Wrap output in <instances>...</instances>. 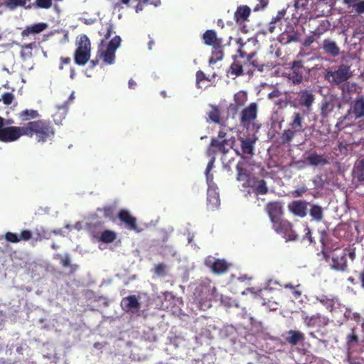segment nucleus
Instances as JSON below:
<instances>
[{
    "label": "nucleus",
    "mask_w": 364,
    "mask_h": 364,
    "mask_svg": "<svg viewBox=\"0 0 364 364\" xmlns=\"http://www.w3.org/2000/svg\"><path fill=\"white\" fill-rule=\"evenodd\" d=\"M9 139L18 140L21 136L34 137L38 142L45 143L52 140L55 131L50 122L46 119H38L23 124L17 128H10L5 132Z\"/></svg>",
    "instance_id": "f257e3e1"
},
{
    "label": "nucleus",
    "mask_w": 364,
    "mask_h": 364,
    "mask_svg": "<svg viewBox=\"0 0 364 364\" xmlns=\"http://www.w3.org/2000/svg\"><path fill=\"white\" fill-rule=\"evenodd\" d=\"M237 44L240 45V48L237 50V53L239 54L240 57L242 58H245L246 63H247V70L246 71V74L247 75H252L254 71L255 70H257L258 71L262 72L264 71V68L267 67L268 68H273L275 65L273 63H260L257 60H253V58L256 55V50L254 49V50L247 52L246 50V46L249 44H253L255 46L257 43V40L255 38H248L247 41L245 43L242 42V40L241 38H239L237 41Z\"/></svg>",
    "instance_id": "f03ea898"
},
{
    "label": "nucleus",
    "mask_w": 364,
    "mask_h": 364,
    "mask_svg": "<svg viewBox=\"0 0 364 364\" xmlns=\"http://www.w3.org/2000/svg\"><path fill=\"white\" fill-rule=\"evenodd\" d=\"M323 254L326 262L329 263L332 269L342 272L348 270L347 259L341 247L323 252Z\"/></svg>",
    "instance_id": "7ed1b4c3"
},
{
    "label": "nucleus",
    "mask_w": 364,
    "mask_h": 364,
    "mask_svg": "<svg viewBox=\"0 0 364 364\" xmlns=\"http://www.w3.org/2000/svg\"><path fill=\"white\" fill-rule=\"evenodd\" d=\"M235 143L234 136L229 138V139L219 140V139H211L210 145L207 149V155L213 159L218 153L223 155L228 154L231 149H233Z\"/></svg>",
    "instance_id": "20e7f679"
},
{
    "label": "nucleus",
    "mask_w": 364,
    "mask_h": 364,
    "mask_svg": "<svg viewBox=\"0 0 364 364\" xmlns=\"http://www.w3.org/2000/svg\"><path fill=\"white\" fill-rule=\"evenodd\" d=\"M345 120L364 122V96L358 97L353 102L346 114L339 119V122L342 123Z\"/></svg>",
    "instance_id": "39448f33"
},
{
    "label": "nucleus",
    "mask_w": 364,
    "mask_h": 364,
    "mask_svg": "<svg viewBox=\"0 0 364 364\" xmlns=\"http://www.w3.org/2000/svg\"><path fill=\"white\" fill-rule=\"evenodd\" d=\"M309 73V70L304 65L302 60H294L291 63L287 77L293 85H298L303 82Z\"/></svg>",
    "instance_id": "423d86ee"
},
{
    "label": "nucleus",
    "mask_w": 364,
    "mask_h": 364,
    "mask_svg": "<svg viewBox=\"0 0 364 364\" xmlns=\"http://www.w3.org/2000/svg\"><path fill=\"white\" fill-rule=\"evenodd\" d=\"M352 76L350 66L341 64L334 70L328 71L326 78L332 84L340 85Z\"/></svg>",
    "instance_id": "0eeeda50"
},
{
    "label": "nucleus",
    "mask_w": 364,
    "mask_h": 364,
    "mask_svg": "<svg viewBox=\"0 0 364 364\" xmlns=\"http://www.w3.org/2000/svg\"><path fill=\"white\" fill-rule=\"evenodd\" d=\"M274 230L283 236L286 241H295L298 239V235L293 229V225L286 219H281L272 224Z\"/></svg>",
    "instance_id": "6e6552de"
},
{
    "label": "nucleus",
    "mask_w": 364,
    "mask_h": 364,
    "mask_svg": "<svg viewBox=\"0 0 364 364\" xmlns=\"http://www.w3.org/2000/svg\"><path fill=\"white\" fill-rule=\"evenodd\" d=\"M198 297L200 301H210L218 298L217 289L215 285L210 279L202 281L199 287L196 289Z\"/></svg>",
    "instance_id": "1a4fd4ad"
},
{
    "label": "nucleus",
    "mask_w": 364,
    "mask_h": 364,
    "mask_svg": "<svg viewBox=\"0 0 364 364\" xmlns=\"http://www.w3.org/2000/svg\"><path fill=\"white\" fill-rule=\"evenodd\" d=\"M258 105L256 102H251L247 107H245L240 112V122L242 127L249 129L251 124L257 117Z\"/></svg>",
    "instance_id": "9d476101"
},
{
    "label": "nucleus",
    "mask_w": 364,
    "mask_h": 364,
    "mask_svg": "<svg viewBox=\"0 0 364 364\" xmlns=\"http://www.w3.org/2000/svg\"><path fill=\"white\" fill-rule=\"evenodd\" d=\"M302 319L305 325L309 328H324L329 323V318L320 313H316L311 316L303 314Z\"/></svg>",
    "instance_id": "9b49d317"
},
{
    "label": "nucleus",
    "mask_w": 364,
    "mask_h": 364,
    "mask_svg": "<svg viewBox=\"0 0 364 364\" xmlns=\"http://www.w3.org/2000/svg\"><path fill=\"white\" fill-rule=\"evenodd\" d=\"M237 181L242 182L243 188H249L251 182L255 179V176L251 171L246 168V162L240 161L236 166Z\"/></svg>",
    "instance_id": "f8f14e48"
},
{
    "label": "nucleus",
    "mask_w": 364,
    "mask_h": 364,
    "mask_svg": "<svg viewBox=\"0 0 364 364\" xmlns=\"http://www.w3.org/2000/svg\"><path fill=\"white\" fill-rule=\"evenodd\" d=\"M341 106V102L334 96L325 97L321 103L320 115L322 118H328L330 114L333 112L335 107H337L340 109Z\"/></svg>",
    "instance_id": "ddd939ff"
},
{
    "label": "nucleus",
    "mask_w": 364,
    "mask_h": 364,
    "mask_svg": "<svg viewBox=\"0 0 364 364\" xmlns=\"http://www.w3.org/2000/svg\"><path fill=\"white\" fill-rule=\"evenodd\" d=\"M117 218L128 230H134L136 232L141 231L137 225L136 218L129 210L126 209L120 210L117 214Z\"/></svg>",
    "instance_id": "4468645a"
},
{
    "label": "nucleus",
    "mask_w": 364,
    "mask_h": 364,
    "mask_svg": "<svg viewBox=\"0 0 364 364\" xmlns=\"http://www.w3.org/2000/svg\"><path fill=\"white\" fill-rule=\"evenodd\" d=\"M265 210L269 217L271 223H274L282 219L284 214L283 207L280 202H269L266 205Z\"/></svg>",
    "instance_id": "2eb2a0df"
},
{
    "label": "nucleus",
    "mask_w": 364,
    "mask_h": 364,
    "mask_svg": "<svg viewBox=\"0 0 364 364\" xmlns=\"http://www.w3.org/2000/svg\"><path fill=\"white\" fill-rule=\"evenodd\" d=\"M205 265L218 274L226 272L229 268L228 263L225 259H215L209 257L205 261Z\"/></svg>",
    "instance_id": "dca6fc26"
},
{
    "label": "nucleus",
    "mask_w": 364,
    "mask_h": 364,
    "mask_svg": "<svg viewBox=\"0 0 364 364\" xmlns=\"http://www.w3.org/2000/svg\"><path fill=\"white\" fill-rule=\"evenodd\" d=\"M304 112H294L290 117L289 127L301 133L305 130Z\"/></svg>",
    "instance_id": "f3484780"
},
{
    "label": "nucleus",
    "mask_w": 364,
    "mask_h": 364,
    "mask_svg": "<svg viewBox=\"0 0 364 364\" xmlns=\"http://www.w3.org/2000/svg\"><path fill=\"white\" fill-rule=\"evenodd\" d=\"M121 307L126 312H134L140 309L141 304L136 295H129L122 299Z\"/></svg>",
    "instance_id": "a211bd4d"
},
{
    "label": "nucleus",
    "mask_w": 364,
    "mask_h": 364,
    "mask_svg": "<svg viewBox=\"0 0 364 364\" xmlns=\"http://www.w3.org/2000/svg\"><path fill=\"white\" fill-rule=\"evenodd\" d=\"M308 204L305 200H294L289 204L288 209L294 215L304 218L307 213Z\"/></svg>",
    "instance_id": "6ab92c4d"
},
{
    "label": "nucleus",
    "mask_w": 364,
    "mask_h": 364,
    "mask_svg": "<svg viewBox=\"0 0 364 364\" xmlns=\"http://www.w3.org/2000/svg\"><path fill=\"white\" fill-rule=\"evenodd\" d=\"M298 96L299 97V100H298L299 106L306 107L307 109L311 107L315 100L314 95L311 90L308 89L301 90L298 92Z\"/></svg>",
    "instance_id": "aec40b11"
},
{
    "label": "nucleus",
    "mask_w": 364,
    "mask_h": 364,
    "mask_svg": "<svg viewBox=\"0 0 364 364\" xmlns=\"http://www.w3.org/2000/svg\"><path fill=\"white\" fill-rule=\"evenodd\" d=\"M247 70L246 60L242 63L237 60V57L233 58V62L230 65L228 73L231 75L241 76L246 74Z\"/></svg>",
    "instance_id": "412c9836"
},
{
    "label": "nucleus",
    "mask_w": 364,
    "mask_h": 364,
    "mask_svg": "<svg viewBox=\"0 0 364 364\" xmlns=\"http://www.w3.org/2000/svg\"><path fill=\"white\" fill-rule=\"evenodd\" d=\"M234 103H232L229 106V110L232 112V114H235L239 107H241L245 105L247 100V95L246 92L240 91L234 95Z\"/></svg>",
    "instance_id": "4be33fe9"
},
{
    "label": "nucleus",
    "mask_w": 364,
    "mask_h": 364,
    "mask_svg": "<svg viewBox=\"0 0 364 364\" xmlns=\"http://www.w3.org/2000/svg\"><path fill=\"white\" fill-rule=\"evenodd\" d=\"M203 40L205 45L213 47L222 45L223 41L217 37L214 30H207L203 35Z\"/></svg>",
    "instance_id": "5701e85b"
},
{
    "label": "nucleus",
    "mask_w": 364,
    "mask_h": 364,
    "mask_svg": "<svg viewBox=\"0 0 364 364\" xmlns=\"http://www.w3.org/2000/svg\"><path fill=\"white\" fill-rule=\"evenodd\" d=\"M54 259L60 261L62 267H70V274H73L79 268V266L76 264H71L70 256L69 254H65L64 255L60 254H55L54 255Z\"/></svg>",
    "instance_id": "b1692460"
},
{
    "label": "nucleus",
    "mask_w": 364,
    "mask_h": 364,
    "mask_svg": "<svg viewBox=\"0 0 364 364\" xmlns=\"http://www.w3.org/2000/svg\"><path fill=\"white\" fill-rule=\"evenodd\" d=\"M285 341L291 346H296L305 340V336L299 331L290 330L287 332Z\"/></svg>",
    "instance_id": "393cba45"
},
{
    "label": "nucleus",
    "mask_w": 364,
    "mask_h": 364,
    "mask_svg": "<svg viewBox=\"0 0 364 364\" xmlns=\"http://www.w3.org/2000/svg\"><path fill=\"white\" fill-rule=\"evenodd\" d=\"M48 26V24L43 22L26 26V28L21 32V36L24 38L28 36L30 34L40 33L46 30Z\"/></svg>",
    "instance_id": "a878e982"
},
{
    "label": "nucleus",
    "mask_w": 364,
    "mask_h": 364,
    "mask_svg": "<svg viewBox=\"0 0 364 364\" xmlns=\"http://www.w3.org/2000/svg\"><path fill=\"white\" fill-rule=\"evenodd\" d=\"M115 207L113 205H105L102 208H98L96 210V215L99 218L113 220L114 219Z\"/></svg>",
    "instance_id": "bb28decb"
},
{
    "label": "nucleus",
    "mask_w": 364,
    "mask_h": 364,
    "mask_svg": "<svg viewBox=\"0 0 364 364\" xmlns=\"http://www.w3.org/2000/svg\"><path fill=\"white\" fill-rule=\"evenodd\" d=\"M250 184V187L252 188L256 195H265L269 191L267 182L264 179L257 180L255 178Z\"/></svg>",
    "instance_id": "cd10ccee"
},
{
    "label": "nucleus",
    "mask_w": 364,
    "mask_h": 364,
    "mask_svg": "<svg viewBox=\"0 0 364 364\" xmlns=\"http://www.w3.org/2000/svg\"><path fill=\"white\" fill-rule=\"evenodd\" d=\"M207 205L208 208L214 210L220 205L219 193L213 188H210L207 192Z\"/></svg>",
    "instance_id": "c85d7f7f"
},
{
    "label": "nucleus",
    "mask_w": 364,
    "mask_h": 364,
    "mask_svg": "<svg viewBox=\"0 0 364 364\" xmlns=\"http://www.w3.org/2000/svg\"><path fill=\"white\" fill-rule=\"evenodd\" d=\"M306 161L309 163V165L317 166L319 165H326L328 164V161L324 155L318 154L316 152H314L311 154H309L306 157Z\"/></svg>",
    "instance_id": "c756f323"
},
{
    "label": "nucleus",
    "mask_w": 364,
    "mask_h": 364,
    "mask_svg": "<svg viewBox=\"0 0 364 364\" xmlns=\"http://www.w3.org/2000/svg\"><path fill=\"white\" fill-rule=\"evenodd\" d=\"M97 57L102 58L106 65H112L115 61V51L107 48L105 51L98 50Z\"/></svg>",
    "instance_id": "7c9ffc66"
},
{
    "label": "nucleus",
    "mask_w": 364,
    "mask_h": 364,
    "mask_svg": "<svg viewBox=\"0 0 364 364\" xmlns=\"http://www.w3.org/2000/svg\"><path fill=\"white\" fill-rule=\"evenodd\" d=\"M90 51L75 50L74 53L75 63L78 65H85L90 60Z\"/></svg>",
    "instance_id": "2f4dec72"
},
{
    "label": "nucleus",
    "mask_w": 364,
    "mask_h": 364,
    "mask_svg": "<svg viewBox=\"0 0 364 364\" xmlns=\"http://www.w3.org/2000/svg\"><path fill=\"white\" fill-rule=\"evenodd\" d=\"M242 154L253 155L255 150V139L250 138L240 139Z\"/></svg>",
    "instance_id": "473e14b6"
},
{
    "label": "nucleus",
    "mask_w": 364,
    "mask_h": 364,
    "mask_svg": "<svg viewBox=\"0 0 364 364\" xmlns=\"http://www.w3.org/2000/svg\"><path fill=\"white\" fill-rule=\"evenodd\" d=\"M251 10L247 6H238L235 12L234 18L236 22L245 21L250 16Z\"/></svg>",
    "instance_id": "72a5a7b5"
},
{
    "label": "nucleus",
    "mask_w": 364,
    "mask_h": 364,
    "mask_svg": "<svg viewBox=\"0 0 364 364\" xmlns=\"http://www.w3.org/2000/svg\"><path fill=\"white\" fill-rule=\"evenodd\" d=\"M17 116L21 122H24L38 118L39 114L37 110L26 109L18 113Z\"/></svg>",
    "instance_id": "f704fd0d"
},
{
    "label": "nucleus",
    "mask_w": 364,
    "mask_h": 364,
    "mask_svg": "<svg viewBox=\"0 0 364 364\" xmlns=\"http://www.w3.org/2000/svg\"><path fill=\"white\" fill-rule=\"evenodd\" d=\"M353 174L359 182L364 181V159L358 161L355 164Z\"/></svg>",
    "instance_id": "c9c22d12"
},
{
    "label": "nucleus",
    "mask_w": 364,
    "mask_h": 364,
    "mask_svg": "<svg viewBox=\"0 0 364 364\" xmlns=\"http://www.w3.org/2000/svg\"><path fill=\"white\" fill-rule=\"evenodd\" d=\"M359 342V337L355 327L350 329V332L346 336V345L348 350L355 347Z\"/></svg>",
    "instance_id": "e433bc0d"
},
{
    "label": "nucleus",
    "mask_w": 364,
    "mask_h": 364,
    "mask_svg": "<svg viewBox=\"0 0 364 364\" xmlns=\"http://www.w3.org/2000/svg\"><path fill=\"white\" fill-rule=\"evenodd\" d=\"M76 50L91 52V43L89 38L85 34L80 35L77 38Z\"/></svg>",
    "instance_id": "4c0bfd02"
},
{
    "label": "nucleus",
    "mask_w": 364,
    "mask_h": 364,
    "mask_svg": "<svg viewBox=\"0 0 364 364\" xmlns=\"http://www.w3.org/2000/svg\"><path fill=\"white\" fill-rule=\"evenodd\" d=\"M323 48L326 53L331 54L333 56H336L339 54V48L334 41L326 39L323 43Z\"/></svg>",
    "instance_id": "58836bf2"
},
{
    "label": "nucleus",
    "mask_w": 364,
    "mask_h": 364,
    "mask_svg": "<svg viewBox=\"0 0 364 364\" xmlns=\"http://www.w3.org/2000/svg\"><path fill=\"white\" fill-rule=\"evenodd\" d=\"M297 133L299 132L289 127L284 130L280 137L281 143L282 144H289Z\"/></svg>",
    "instance_id": "ea45409f"
},
{
    "label": "nucleus",
    "mask_w": 364,
    "mask_h": 364,
    "mask_svg": "<svg viewBox=\"0 0 364 364\" xmlns=\"http://www.w3.org/2000/svg\"><path fill=\"white\" fill-rule=\"evenodd\" d=\"M4 118L0 116V141L8 143L16 140L9 139L8 134L5 132L10 128H17V127H4Z\"/></svg>",
    "instance_id": "a19ab883"
},
{
    "label": "nucleus",
    "mask_w": 364,
    "mask_h": 364,
    "mask_svg": "<svg viewBox=\"0 0 364 364\" xmlns=\"http://www.w3.org/2000/svg\"><path fill=\"white\" fill-rule=\"evenodd\" d=\"M213 48L212 52V56L209 59L210 64H214L219 60H221L223 58V50L220 46H215Z\"/></svg>",
    "instance_id": "79ce46f5"
},
{
    "label": "nucleus",
    "mask_w": 364,
    "mask_h": 364,
    "mask_svg": "<svg viewBox=\"0 0 364 364\" xmlns=\"http://www.w3.org/2000/svg\"><path fill=\"white\" fill-rule=\"evenodd\" d=\"M309 214L314 220L320 222L323 220V208L318 205H313L309 210Z\"/></svg>",
    "instance_id": "37998d69"
},
{
    "label": "nucleus",
    "mask_w": 364,
    "mask_h": 364,
    "mask_svg": "<svg viewBox=\"0 0 364 364\" xmlns=\"http://www.w3.org/2000/svg\"><path fill=\"white\" fill-rule=\"evenodd\" d=\"M117 238L115 232L106 230L101 233L100 240L104 243H111L114 242Z\"/></svg>",
    "instance_id": "c03bdc74"
},
{
    "label": "nucleus",
    "mask_w": 364,
    "mask_h": 364,
    "mask_svg": "<svg viewBox=\"0 0 364 364\" xmlns=\"http://www.w3.org/2000/svg\"><path fill=\"white\" fill-rule=\"evenodd\" d=\"M63 0H53L54 2L62 1ZM31 7L34 6L37 9H48L53 6V0H36L35 2L31 5Z\"/></svg>",
    "instance_id": "a18cd8bd"
},
{
    "label": "nucleus",
    "mask_w": 364,
    "mask_h": 364,
    "mask_svg": "<svg viewBox=\"0 0 364 364\" xmlns=\"http://www.w3.org/2000/svg\"><path fill=\"white\" fill-rule=\"evenodd\" d=\"M210 120L215 124L220 123V110L216 106H211V109L208 112Z\"/></svg>",
    "instance_id": "49530a36"
},
{
    "label": "nucleus",
    "mask_w": 364,
    "mask_h": 364,
    "mask_svg": "<svg viewBox=\"0 0 364 364\" xmlns=\"http://www.w3.org/2000/svg\"><path fill=\"white\" fill-rule=\"evenodd\" d=\"M137 1L136 5L135 6V11L136 13L142 11L144 9V5L146 4H151L154 5V6H158L161 1L160 0H136Z\"/></svg>",
    "instance_id": "de8ad7c7"
},
{
    "label": "nucleus",
    "mask_w": 364,
    "mask_h": 364,
    "mask_svg": "<svg viewBox=\"0 0 364 364\" xmlns=\"http://www.w3.org/2000/svg\"><path fill=\"white\" fill-rule=\"evenodd\" d=\"M154 273L160 277H165L168 273V267L166 264L161 262L154 265Z\"/></svg>",
    "instance_id": "09e8293b"
},
{
    "label": "nucleus",
    "mask_w": 364,
    "mask_h": 364,
    "mask_svg": "<svg viewBox=\"0 0 364 364\" xmlns=\"http://www.w3.org/2000/svg\"><path fill=\"white\" fill-rule=\"evenodd\" d=\"M34 235L36 241H41L43 239H48L50 237V234L43 228H36Z\"/></svg>",
    "instance_id": "8fccbe9b"
},
{
    "label": "nucleus",
    "mask_w": 364,
    "mask_h": 364,
    "mask_svg": "<svg viewBox=\"0 0 364 364\" xmlns=\"http://www.w3.org/2000/svg\"><path fill=\"white\" fill-rule=\"evenodd\" d=\"M121 43V38L119 36H116L113 38L108 43L107 48H112V50L116 51L117 48L119 46Z\"/></svg>",
    "instance_id": "3c124183"
},
{
    "label": "nucleus",
    "mask_w": 364,
    "mask_h": 364,
    "mask_svg": "<svg viewBox=\"0 0 364 364\" xmlns=\"http://www.w3.org/2000/svg\"><path fill=\"white\" fill-rule=\"evenodd\" d=\"M343 250V253H345L346 258L347 259V257H348L351 261H353L355 259L356 254H355V248L353 247H346L342 248Z\"/></svg>",
    "instance_id": "603ef678"
},
{
    "label": "nucleus",
    "mask_w": 364,
    "mask_h": 364,
    "mask_svg": "<svg viewBox=\"0 0 364 364\" xmlns=\"http://www.w3.org/2000/svg\"><path fill=\"white\" fill-rule=\"evenodd\" d=\"M204 80H209V79L206 77L205 74L203 71L198 70L196 73V86H197V87L200 88L201 86L200 84L202 81H204Z\"/></svg>",
    "instance_id": "864d4df0"
},
{
    "label": "nucleus",
    "mask_w": 364,
    "mask_h": 364,
    "mask_svg": "<svg viewBox=\"0 0 364 364\" xmlns=\"http://www.w3.org/2000/svg\"><path fill=\"white\" fill-rule=\"evenodd\" d=\"M5 239L10 242L17 243L19 242L18 235L11 232H7L5 234Z\"/></svg>",
    "instance_id": "5fc2aeb1"
},
{
    "label": "nucleus",
    "mask_w": 364,
    "mask_h": 364,
    "mask_svg": "<svg viewBox=\"0 0 364 364\" xmlns=\"http://www.w3.org/2000/svg\"><path fill=\"white\" fill-rule=\"evenodd\" d=\"M32 238V232L29 230H23L18 235L19 242L21 240L28 241Z\"/></svg>",
    "instance_id": "6e6d98bb"
},
{
    "label": "nucleus",
    "mask_w": 364,
    "mask_h": 364,
    "mask_svg": "<svg viewBox=\"0 0 364 364\" xmlns=\"http://www.w3.org/2000/svg\"><path fill=\"white\" fill-rule=\"evenodd\" d=\"M14 95L11 92H4L1 96V100L6 105H9L14 100Z\"/></svg>",
    "instance_id": "4d7b16f0"
},
{
    "label": "nucleus",
    "mask_w": 364,
    "mask_h": 364,
    "mask_svg": "<svg viewBox=\"0 0 364 364\" xmlns=\"http://www.w3.org/2000/svg\"><path fill=\"white\" fill-rule=\"evenodd\" d=\"M305 235L303 236L302 240H307L309 242V244H314L315 243L314 237H312L311 230L309 228V226H306L304 229Z\"/></svg>",
    "instance_id": "13d9d810"
},
{
    "label": "nucleus",
    "mask_w": 364,
    "mask_h": 364,
    "mask_svg": "<svg viewBox=\"0 0 364 364\" xmlns=\"http://www.w3.org/2000/svg\"><path fill=\"white\" fill-rule=\"evenodd\" d=\"M307 190H308L307 187L306 186H303L298 188L295 189L294 191H293L291 192V195L294 198H299V197L302 196L303 194H304L307 191Z\"/></svg>",
    "instance_id": "bf43d9fd"
},
{
    "label": "nucleus",
    "mask_w": 364,
    "mask_h": 364,
    "mask_svg": "<svg viewBox=\"0 0 364 364\" xmlns=\"http://www.w3.org/2000/svg\"><path fill=\"white\" fill-rule=\"evenodd\" d=\"M289 166L296 168L297 169H299V170L303 169L306 166V161L299 160V161H291L289 164Z\"/></svg>",
    "instance_id": "052dcab7"
},
{
    "label": "nucleus",
    "mask_w": 364,
    "mask_h": 364,
    "mask_svg": "<svg viewBox=\"0 0 364 364\" xmlns=\"http://www.w3.org/2000/svg\"><path fill=\"white\" fill-rule=\"evenodd\" d=\"M286 100L287 104L289 105L292 107L297 108L299 106L298 100L296 99H294L290 95H287Z\"/></svg>",
    "instance_id": "680f3d73"
},
{
    "label": "nucleus",
    "mask_w": 364,
    "mask_h": 364,
    "mask_svg": "<svg viewBox=\"0 0 364 364\" xmlns=\"http://www.w3.org/2000/svg\"><path fill=\"white\" fill-rule=\"evenodd\" d=\"M355 11L358 14H363L364 13V0L358 2L355 5Z\"/></svg>",
    "instance_id": "e2e57ef3"
},
{
    "label": "nucleus",
    "mask_w": 364,
    "mask_h": 364,
    "mask_svg": "<svg viewBox=\"0 0 364 364\" xmlns=\"http://www.w3.org/2000/svg\"><path fill=\"white\" fill-rule=\"evenodd\" d=\"M113 33V27L112 25H108L106 28V33L104 34V40L109 39Z\"/></svg>",
    "instance_id": "0e129e2a"
},
{
    "label": "nucleus",
    "mask_w": 364,
    "mask_h": 364,
    "mask_svg": "<svg viewBox=\"0 0 364 364\" xmlns=\"http://www.w3.org/2000/svg\"><path fill=\"white\" fill-rule=\"evenodd\" d=\"M60 65L59 66V69L60 70H63V65H68L70 63L71 59L69 57H61L60 58Z\"/></svg>",
    "instance_id": "69168bd1"
},
{
    "label": "nucleus",
    "mask_w": 364,
    "mask_h": 364,
    "mask_svg": "<svg viewBox=\"0 0 364 364\" xmlns=\"http://www.w3.org/2000/svg\"><path fill=\"white\" fill-rule=\"evenodd\" d=\"M277 25H279V23H278L277 21H276L274 19L272 18L271 22L269 24V26L267 28L268 31L271 33L274 32Z\"/></svg>",
    "instance_id": "338daca9"
},
{
    "label": "nucleus",
    "mask_w": 364,
    "mask_h": 364,
    "mask_svg": "<svg viewBox=\"0 0 364 364\" xmlns=\"http://www.w3.org/2000/svg\"><path fill=\"white\" fill-rule=\"evenodd\" d=\"M315 41V38H314V36L311 35V36H307L304 43H303V45L305 46V47H308L311 44H312Z\"/></svg>",
    "instance_id": "774afa93"
}]
</instances>
